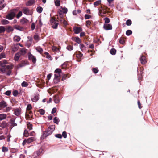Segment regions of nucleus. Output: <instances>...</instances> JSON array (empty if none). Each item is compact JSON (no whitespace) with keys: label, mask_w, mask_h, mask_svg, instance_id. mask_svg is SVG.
<instances>
[{"label":"nucleus","mask_w":158,"mask_h":158,"mask_svg":"<svg viewBox=\"0 0 158 158\" xmlns=\"http://www.w3.org/2000/svg\"><path fill=\"white\" fill-rule=\"evenodd\" d=\"M12 65L11 64L5 66H2L0 68V72L2 73H6L8 76H10L11 73V70L12 69Z\"/></svg>","instance_id":"obj_1"},{"label":"nucleus","mask_w":158,"mask_h":158,"mask_svg":"<svg viewBox=\"0 0 158 158\" xmlns=\"http://www.w3.org/2000/svg\"><path fill=\"white\" fill-rule=\"evenodd\" d=\"M55 126L54 125H51L48 128L47 130L44 132L43 135L41 137V139H44L47 136L51 135L54 131L55 129Z\"/></svg>","instance_id":"obj_2"},{"label":"nucleus","mask_w":158,"mask_h":158,"mask_svg":"<svg viewBox=\"0 0 158 158\" xmlns=\"http://www.w3.org/2000/svg\"><path fill=\"white\" fill-rule=\"evenodd\" d=\"M35 140V138L34 137H31L28 138L27 139H26L23 141L22 144L23 145H24L26 143L29 144L31 143L32 142Z\"/></svg>","instance_id":"obj_3"},{"label":"nucleus","mask_w":158,"mask_h":158,"mask_svg":"<svg viewBox=\"0 0 158 158\" xmlns=\"http://www.w3.org/2000/svg\"><path fill=\"white\" fill-rule=\"evenodd\" d=\"M28 55L29 59L30 60H31L34 63H35L36 61L35 57L32 55L30 52H29Z\"/></svg>","instance_id":"obj_4"},{"label":"nucleus","mask_w":158,"mask_h":158,"mask_svg":"<svg viewBox=\"0 0 158 158\" xmlns=\"http://www.w3.org/2000/svg\"><path fill=\"white\" fill-rule=\"evenodd\" d=\"M15 14L14 12H11L8 14L6 17V18L10 20L12 19L15 16Z\"/></svg>","instance_id":"obj_5"},{"label":"nucleus","mask_w":158,"mask_h":158,"mask_svg":"<svg viewBox=\"0 0 158 158\" xmlns=\"http://www.w3.org/2000/svg\"><path fill=\"white\" fill-rule=\"evenodd\" d=\"M104 28L106 30H111L112 28V26L110 24H106L103 25Z\"/></svg>","instance_id":"obj_6"},{"label":"nucleus","mask_w":158,"mask_h":158,"mask_svg":"<svg viewBox=\"0 0 158 158\" xmlns=\"http://www.w3.org/2000/svg\"><path fill=\"white\" fill-rule=\"evenodd\" d=\"M23 12L25 14L27 15H31V13L27 7H24L23 9Z\"/></svg>","instance_id":"obj_7"},{"label":"nucleus","mask_w":158,"mask_h":158,"mask_svg":"<svg viewBox=\"0 0 158 158\" xmlns=\"http://www.w3.org/2000/svg\"><path fill=\"white\" fill-rule=\"evenodd\" d=\"M73 30L74 33L76 34L79 33L82 31L81 28L80 27H74L73 28Z\"/></svg>","instance_id":"obj_8"},{"label":"nucleus","mask_w":158,"mask_h":158,"mask_svg":"<svg viewBox=\"0 0 158 158\" xmlns=\"http://www.w3.org/2000/svg\"><path fill=\"white\" fill-rule=\"evenodd\" d=\"M7 106V104L4 101L2 100L0 102V108H4Z\"/></svg>","instance_id":"obj_9"},{"label":"nucleus","mask_w":158,"mask_h":158,"mask_svg":"<svg viewBox=\"0 0 158 158\" xmlns=\"http://www.w3.org/2000/svg\"><path fill=\"white\" fill-rule=\"evenodd\" d=\"M50 22L53 23L54 22V23L52 25V27L54 29H56L57 28L58 23H57L55 22V20L54 19H52L50 20Z\"/></svg>","instance_id":"obj_10"},{"label":"nucleus","mask_w":158,"mask_h":158,"mask_svg":"<svg viewBox=\"0 0 158 158\" xmlns=\"http://www.w3.org/2000/svg\"><path fill=\"white\" fill-rule=\"evenodd\" d=\"M28 22V20L24 18H23L20 20V23L23 25H25Z\"/></svg>","instance_id":"obj_11"},{"label":"nucleus","mask_w":158,"mask_h":158,"mask_svg":"<svg viewBox=\"0 0 158 158\" xmlns=\"http://www.w3.org/2000/svg\"><path fill=\"white\" fill-rule=\"evenodd\" d=\"M21 55L20 52H17L15 55L14 56V60L15 61H18Z\"/></svg>","instance_id":"obj_12"},{"label":"nucleus","mask_w":158,"mask_h":158,"mask_svg":"<svg viewBox=\"0 0 158 158\" xmlns=\"http://www.w3.org/2000/svg\"><path fill=\"white\" fill-rule=\"evenodd\" d=\"M15 119L13 118L11 119L10 120V123L11 124V126L12 127L17 125V123H15Z\"/></svg>","instance_id":"obj_13"},{"label":"nucleus","mask_w":158,"mask_h":158,"mask_svg":"<svg viewBox=\"0 0 158 158\" xmlns=\"http://www.w3.org/2000/svg\"><path fill=\"white\" fill-rule=\"evenodd\" d=\"M35 2V0H29L26 2V4L27 6H31Z\"/></svg>","instance_id":"obj_14"},{"label":"nucleus","mask_w":158,"mask_h":158,"mask_svg":"<svg viewBox=\"0 0 158 158\" xmlns=\"http://www.w3.org/2000/svg\"><path fill=\"white\" fill-rule=\"evenodd\" d=\"M14 113L15 114L16 116H19L21 113V110L19 108L15 109L14 110Z\"/></svg>","instance_id":"obj_15"},{"label":"nucleus","mask_w":158,"mask_h":158,"mask_svg":"<svg viewBox=\"0 0 158 158\" xmlns=\"http://www.w3.org/2000/svg\"><path fill=\"white\" fill-rule=\"evenodd\" d=\"M102 7H101V9L99 8L98 9L99 11V15L100 16H102L106 13L104 9H103L102 10Z\"/></svg>","instance_id":"obj_16"},{"label":"nucleus","mask_w":158,"mask_h":158,"mask_svg":"<svg viewBox=\"0 0 158 158\" xmlns=\"http://www.w3.org/2000/svg\"><path fill=\"white\" fill-rule=\"evenodd\" d=\"M7 117V115L5 114H0V121L5 119Z\"/></svg>","instance_id":"obj_17"},{"label":"nucleus","mask_w":158,"mask_h":158,"mask_svg":"<svg viewBox=\"0 0 158 158\" xmlns=\"http://www.w3.org/2000/svg\"><path fill=\"white\" fill-rule=\"evenodd\" d=\"M8 124L5 121H3L2 122L0 125V127L3 128L6 127L7 126Z\"/></svg>","instance_id":"obj_18"},{"label":"nucleus","mask_w":158,"mask_h":158,"mask_svg":"<svg viewBox=\"0 0 158 158\" xmlns=\"http://www.w3.org/2000/svg\"><path fill=\"white\" fill-rule=\"evenodd\" d=\"M80 48L81 50L83 52H85V47L82 44H80Z\"/></svg>","instance_id":"obj_19"},{"label":"nucleus","mask_w":158,"mask_h":158,"mask_svg":"<svg viewBox=\"0 0 158 158\" xmlns=\"http://www.w3.org/2000/svg\"><path fill=\"white\" fill-rule=\"evenodd\" d=\"M20 37L16 35L13 38L14 41L15 42H18L20 40Z\"/></svg>","instance_id":"obj_20"},{"label":"nucleus","mask_w":158,"mask_h":158,"mask_svg":"<svg viewBox=\"0 0 158 158\" xmlns=\"http://www.w3.org/2000/svg\"><path fill=\"white\" fill-rule=\"evenodd\" d=\"M39 99V96L38 95H35L33 98H31V100L32 102H35Z\"/></svg>","instance_id":"obj_21"},{"label":"nucleus","mask_w":158,"mask_h":158,"mask_svg":"<svg viewBox=\"0 0 158 158\" xmlns=\"http://www.w3.org/2000/svg\"><path fill=\"white\" fill-rule=\"evenodd\" d=\"M14 28L18 30L22 31L23 30V28L22 27L17 25H15L14 26Z\"/></svg>","instance_id":"obj_22"},{"label":"nucleus","mask_w":158,"mask_h":158,"mask_svg":"<svg viewBox=\"0 0 158 158\" xmlns=\"http://www.w3.org/2000/svg\"><path fill=\"white\" fill-rule=\"evenodd\" d=\"M140 60L142 64H145L146 62L145 58L144 56H142L140 58Z\"/></svg>","instance_id":"obj_23"},{"label":"nucleus","mask_w":158,"mask_h":158,"mask_svg":"<svg viewBox=\"0 0 158 158\" xmlns=\"http://www.w3.org/2000/svg\"><path fill=\"white\" fill-rule=\"evenodd\" d=\"M52 50L55 52H59V49L57 48L56 46H53L52 47Z\"/></svg>","instance_id":"obj_24"},{"label":"nucleus","mask_w":158,"mask_h":158,"mask_svg":"<svg viewBox=\"0 0 158 158\" xmlns=\"http://www.w3.org/2000/svg\"><path fill=\"white\" fill-rule=\"evenodd\" d=\"M9 22L6 19H3L1 20V24L3 25H5L9 24Z\"/></svg>","instance_id":"obj_25"},{"label":"nucleus","mask_w":158,"mask_h":158,"mask_svg":"<svg viewBox=\"0 0 158 158\" xmlns=\"http://www.w3.org/2000/svg\"><path fill=\"white\" fill-rule=\"evenodd\" d=\"M26 49L24 48L22 49L20 51L21 55H24L26 52Z\"/></svg>","instance_id":"obj_26"},{"label":"nucleus","mask_w":158,"mask_h":158,"mask_svg":"<svg viewBox=\"0 0 158 158\" xmlns=\"http://www.w3.org/2000/svg\"><path fill=\"white\" fill-rule=\"evenodd\" d=\"M6 29L5 27L2 26L0 27V33H4Z\"/></svg>","instance_id":"obj_27"},{"label":"nucleus","mask_w":158,"mask_h":158,"mask_svg":"<svg viewBox=\"0 0 158 158\" xmlns=\"http://www.w3.org/2000/svg\"><path fill=\"white\" fill-rule=\"evenodd\" d=\"M83 54H82L80 52L76 54V57L78 59H80L82 57Z\"/></svg>","instance_id":"obj_28"},{"label":"nucleus","mask_w":158,"mask_h":158,"mask_svg":"<svg viewBox=\"0 0 158 158\" xmlns=\"http://www.w3.org/2000/svg\"><path fill=\"white\" fill-rule=\"evenodd\" d=\"M110 53L112 55H114L116 54V50L114 48H112L110 50Z\"/></svg>","instance_id":"obj_29"},{"label":"nucleus","mask_w":158,"mask_h":158,"mask_svg":"<svg viewBox=\"0 0 158 158\" xmlns=\"http://www.w3.org/2000/svg\"><path fill=\"white\" fill-rule=\"evenodd\" d=\"M59 122V120L58 118L55 117L53 119V122L54 123H56L57 124H58V123Z\"/></svg>","instance_id":"obj_30"},{"label":"nucleus","mask_w":158,"mask_h":158,"mask_svg":"<svg viewBox=\"0 0 158 158\" xmlns=\"http://www.w3.org/2000/svg\"><path fill=\"white\" fill-rule=\"evenodd\" d=\"M36 10L38 13H41L43 10V8L40 6H39L37 8Z\"/></svg>","instance_id":"obj_31"},{"label":"nucleus","mask_w":158,"mask_h":158,"mask_svg":"<svg viewBox=\"0 0 158 158\" xmlns=\"http://www.w3.org/2000/svg\"><path fill=\"white\" fill-rule=\"evenodd\" d=\"M55 5L56 6H59L60 5V1L59 0H54Z\"/></svg>","instance_id":"obj_32"},{"label":"nucleus","mask_w":158,"mask_h":158,"mask_svg":"<svg viewBox=\"0 0 158 158\" xmlns=\"http://www.w3.org/2000/svg\"><path fill=\"white\" fill-rule=\"evenodd\" d=\"M75 41L78 44H80L81 43V40L78 37H75Z\"/></svg>","instance_id":"obj_33"},{"label":"nucleus","mask_w":158,"mask_h":158,"mask_svg":"<svg viewBox=\"0 0 158 158\" xmlns=\"http://www.w3.org/2000/svg\"><path fill=\"white\" fill-rule=\"evenodd\" d=\"M27 128L31 130L32 129V124H30L29 123H27Z\"/></svg>","instance_id":"obj_34"},{"label":"nucleus","mask_w":158,"mask_h":158,"mask_svg":"<svg viewBox=\"0 0 158 158\" xmlns=\"http://www.w3.org/2000/svg\"><path fill=\"white\" fill-rule=\"evenodd\" d=\"M36 50L40 53H42L43 51L42 49L40 47H37L36 48Z\"/></svg>","instance_id":"obj_35"},{"label":"nucleus","mask_w":158,"mask_h":158,"mask_svg":"<svg viewBox=\"0 0 158 158\" xmlns=\"http://www.w3.org/2000/svg\"><path fill=\"white\" fill-rule=\"evenodd\" d=\"M60 21L61 23H63L65 26H66L67 24V22L62 18H61Z\"/></svg>","instance_id":"obj_36"},{"label":"nucleus","mask_w":158,"mask_h":158,"mask_svg":"<svg viewBox=\"0 0 158 158\" xmlns=\"http://www.w3.org/2000/svg\"><path fill=\"white\" fill-rule=\"evenodd\" d=\"M23 135L24 136L26 137H27L28 136L29 134L27 130L25 129L24 130Z\"/></svg>","instance_id":"obj_37"},{"label":"nucleus","mask_w":158,"mask_h":158,"mask_svg":"<svg viewBox=\"0 0 158 158\" xmlns=\"http://www.w3.org/2000/svg\"><path fill=\"white\" fill-rule=\"evenodd\" d=\"M21 85L22 87H27L28 85V84L27 82L24 81L22 83Z\"/></svg>","instance_id":"obj_38"},{"label":"nucleus","mask_w":158,"mask_h":158,"mask_svg":"<svg viewBox=\"0 0 158 158\" xmlns=\"http://www.w3.org/2000/svg\"><path fill=\"white\" fill-rule=\"evenodd\" d=\"M101 2V1L100 0H99L98 1H97L95 2L94 3V6H97L99 5Z\"/></svg>","instance_id":"obj_39"},{"label":"nucleus","mask_w":158,"mask_h":158,"mask_svg":"<svg viewBox=\"0 0 158 158\" xmlns=\"http://www.w3.org/2000/svg\"><path fill=\"white\" fill-rule=\"evenodd\" d=\"M132 33V31L131 30H127L126 32V35H129Z\"/></svg>","instance_id":"obj_40"},{"label":"nucleus","mask_w":158,"mask_h":158,"mask_svg":"<svg viewBox=\"0 0 158 158\" xmlns=\"http://www.w3.org/2000/svg\"><path fill=\"white\" fill-rule=\"evenodd\" d=\"M104 20L105 23L106 24L109 23L110 22L109 19L107 17H106L104 18Z\"/></svg>","instance_id":"obj_41"},{"label":"nucleus","mask_w":158,"mask_h":158,"mask_svg":"<svg viewBox=\"0 0 158 158\" xmlns=\"http://www.w3.org/2000/svg\"><path fill=\"white\" fill-rule=\"evenodd\" d=\"M73 46L71 45H68L67 47V49L70 51L73 50Z\"/></svg>","instance_id":"obj_42"},{"label":"nucleus","mask_w":158,"mask_h":158,"mask_svg":"<svg viewBox=\"0 0 158 158\" xmlns=\"http://www.w3.org/2000/svg\"><path fill=\"white\" fill-rule=\"evenodd\" d=\"M131 21L130 20H127L126 22V24L127 26H130L131 24Z\"/></svg>","instance_id":"obj_43"},{"label":"nucleus","mask_w":158,"mask_h":158,"mask_svg":"<svg viewBox=\"0 0 158 158\" xmlns=\"http://www.w3.org/2000/svg\"><path fill=\"white\" fill-rule=\"evenodd\" d=\"M119 43L122 44H123L125 43L124 39L123 38H121L119 40Z\"/></svg>","instance_id":"obj_44"},{"label":"nucleus","mask_w":158,"mask_h":158,"mask_svg":"<svg viewBox=\"0 0 158 158\" xmlns=\"http://www.w3.org/2000/svg\"><path fill=\"white\" fill-rule=\"evenodd\" d=\"M18 94V92L17 90H15L13 92V94L14 96H16Z\"/></svg>","instance_id":"obj_45"},{"label":"nucleus","mask_w":158,"mask_h":158,"mask_svg":"<svg viewBox=\"0 0 158 158\" xmlns=\"http://www.w3.org/2000/svg\"><path fill=\"white\" fill-rule=\"evenodd\" d=\"M13 30V27H8L7 31L8 32H10L11 31H12Z\"/></svg>","instance_id":"obj_46"},{"label":"nucleus","mask_w":158,"mask_h":158,"mask_svg":"<svg viewBox=\"0 0 158 158\" xmlns=\"http://www.w3.org/2000/svg\"><path fill=\"white\" fill-rule=\"evenodd\" d=\"M61 70L60 69H56L55 71V72L58 73V74H60L61 72Z\"/></svg>","instance_id":"obj_47"},{"label":"nucleus","mask_w":158,"mask_h":158,"mask_svg":"<svg viewBox=\"0 0 158 158\" xmlns=\"http://www.w3.org/2000/svg\"><path fill=\"white\" fill-rule=\"evenodd\" d=\"M27 64L26 63H25L24 62H23L21 63L20 64H19V67H23Z\"/></svg>","instance_id":"obj_48"},{"label":"nucleus","mask_w":158,"mask_h":158,"mask_svg":"<svg viewBox=\"0 0 158 158\" xmlns=\"http://www.w3.org/2000/svg\"><path fill=\"white\" fill-rule=\"evenodd\" d=\"M5 53L2 52L0 54V59L3 58H5Z\"/></svg>","instance_id":"obj_49"},{"label":"nucleus","mask_w":158,"mask_h":158,"mask_svg":"<svg viewBox=\"0 0 158 158\" xmlns=\"http://www.w3.org/2000/svg\"><path fill=\"white\" fill-rule=\"evenodd\" d=\"M39 112L40 113L41 115H43L45 113V111L44 110L42 109H40L39 110Z\"/></svg>","instance_id":"obj_50"},{"label":"nucleus","mask_w":158,"mask_h":158,"mask_svg":"<svg viewBox=\"0 0 158 158\" xmlns=\"http://www.w3.org/2000/svg\"><path fill=\"white\" fill-rule=\"evenodd\" d=\"M63 13H66L67 12V9L66 8H62L61 10Z\"/></svg>","instance_id":"obj_51"},{"label":"nucleus","mask_w":158,"mask_h":158,"mask_svg":"<svg viewBox=\"0 0 158 158\" xmlns=\"http://www.w3.org/2000/svg\"><path fill=\"white\" fill-rule=\"evenodd\" d=\"M8 148L5 147H3L2 148V151L3 152H7L8 151Z\"/></svg>","instance_id":"obj_52"},{"label":"nucleus","mask_w":158,"mask_h":158,"mask_svg":"<svg viewBox=\"0 0 158 158\" xmlns=\"http://www.w3.org/2000/svg\"><path fill=\"white\" fill-rule=\"evenodd\" d=\"M11 94V91L10 90H8L5 92L4 94L7 96H9Z\"/></svg>","instance_id":"obj_53"},{"label":"nucleus","mask_w":158,"mask_h":158,"mask_svg":"<svg viewBox=\"0 0 158 158\" xmlns=\"http://www.w3.org/2000/svg\"><path fill=\"white\" fill-rule=\"evenodd\" d=\"M22 15V12L21 11H20L16 16V17L18 19H19L20 16Z\"/></svg>","instance_id":"obj_54"},{"label":"nucleus","mask_w":158,"mask_h":158,"mask_svg":"<svg viewBox=\"0 0 158 158\" xmlns=\"http://www.w3.org/2000/svg\"><path fill=\"white\" fill-rule=\"evenodd\" d=\"M11 109V107H6L5 110V112H8Z\"/></svg>","instance_id":"obj_55"},{"label":"nucleus","mask_w":158,"mask_h":158,"mask_svg":"<svg viewBox=\"0 0 158 158\" xmlns=\"http://www.w3.org/2000/svg\"><path fill=\"white\" fill-rule=\"evenodd\" d=\"M91 17V16L89 15L85 14V19H89Z\"/></svg>","instance_id":"obj_56"},{"label":"nucleus","mask_w":158,"mask_h":158,"mask_svg":"<svg viewBox=\"0 0 158 158\" xmlns=\"http://www.w3.org/2000/svg\"><path fill=\"white\" fill-rule=\"evenodd\" d=\"M32 108V107L31 104H28L27 106V109L28 110H30Z\"/></svg>","instance_id":"obj_57"},{"label":"nucleus","mask_w":158,"mask_h":158,"mask_svg":"<svg viewBox=\"0 0 158 158\" xmlns=\"http://www.w3.org/2000/svg\"><path fill=\"white\" fill-rule=\"evenodd\" d=\"M68 76V74H64L63 76L62 80H65L66 79V78L67 77H67Z\"/></svg>","instance_id":"obj_58"},{"label":"nucleus","mask_w":158,"mask_h":158,"mask_svg":"<svg viewBox=\"0 0 158 158\" xmlns=\"http://www.w3.org/2000/svg\"><path fill=\"white\" fill-rule=\"evenodd\" d=\"M62 136L64 138H66L67 137V135L66 132L65 131H64L62 133Z\"/></svg>","instance_id":"obj_59"},{"label":"nucleus","mask_w":158,"mask_h":158,"mask_svg":"<svg viewBox=\"0 0 158 158\" xmlns=\"http://www.w3.org/2000/svg\"><path fill=\"white\" fill-rule=\"evenodd\" d=\"M35 27V24L34 23H33L31 25V28L32 30H34Z\"/></svg>","instance_id":"obj_60"},{"label":"nucleus","mask_w":158,"mask_h":158,"mask_svg":"<svg viewBox=\"0 0 158 158\" xmlns=\"http://www.w3.org/2000/svg\"><path fill=\"white\" fill-rule=\"evenodd\" d=\"M92 70H93V72L95 73H97L98 72V69L97 68H93L92 69Z\"/></svg>","instance_id":"obj_61"},{"label":"nucleus","mask_w":158,"mask_h":158,"mask_svg":"<svg viewBox=\"0 0 158 158\" xmlns=\"http://www.w3.org/2000/svg\"><path fill=\"white\" fill-rule=\"evenodd\" d=\"M58 12L60 15V17L62 18L63 16L62 14L63 13L62 12V10H60L58 11Z\"/></svg>","instance_id":"obj_62"},{"label":"nucleus","mask_w":158,"mask_h":158,"mask_svg":"<svg viewBox=\"0 0 158 158\" xmlns=\"http://www.w3.org/2000/svg\"><path fill=\"white\" fill-rule=\"evenodd\" d=\"M56 108L55 107L53 108L52 111V114H53L56 113Z\"/></svg>","instance_id":"obj_63"},{"label":"nucleus","mask_w":158,"mask_h":158,"mask_svg":"<svg viewBox=\"0 0 158 158\" xmlns=\"http://www.w3.org/2000/svg\"><path fill=\"white\" fill-rule=\"evenodd\" d=\"M55 136L56 138H61L62 137V136L61 134H57L55 135Z\"/></svg>","instance_id":"obj_64"}]
</instances>
